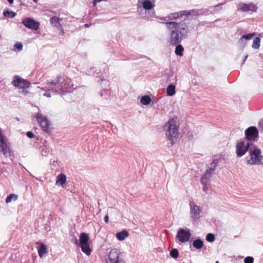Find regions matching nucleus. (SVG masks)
<instances>
[{"instance_id": "obj_1", "label": "nucleus", "mask_w": 263, "mask_h": 263, "mask_svg": "<svg viewBox=\"0 0 263 263\" xmlns=\"http://www.w3.org/2000/svg\"><path fill=\"white\" fill-rule=\"evenodd\" d=\"M169 30L170 35L168 42L170 45L175 46V53L179 56L183 55L184 48L179 44L183 39L186 37L189 31V26L184 22H167L164 23Z\"/></svg>"}, {"instance_id": "obj_2", "label": "nucleus", "mask_w": 263, "mask_h": 263, "mask_svg": "<svg viewBox=\"0 0 263 263\" xmlns=\"http://www.w3.org/2000/svg\"><path fill=\"white\" fill-rule=\"evenodd\" d=\"M246 161L250 165H262L263 156L260 149L253 145L249 151V155L246 157Z\"/></svg>"}, {"instance_id": "obj_3", "label": "nucleus", "mask_w": 263, "mask_h": 263, "mask_svg": "<svg viewBox=\"0 0 263 263\" xmlns=\"http://www.w3.org/2000/svg\"><path fill=\"white\" fill-rule=\"evenodd\" d=\"M177 119H170L164 126L165 134L168 140L171 141V144L174 143V138H176L178 135L179 125L176 122Z\"/></svg>"}, {"instance_id": "obj_4", "label": "nucleus", "mask_w": 263, "mask_h": 263, "mask_svg": "<svg viewBox=\"0 0 263 263\" xmlns=\"http://www.w3.org/2000/svg\"><path fill=\"white\" fill-rule=\"evenodd\" d=\"M73 86V85L71 84V80H65L62 78L60 83L54 88H48V90H51L54 94L60 93L64 95L65 93L71 91L72 89H75Z\"/></svg>"}, {"instance_id": "obj_5", "label": "nucleus", "mask_w": 263, "mask_h": 263, "mask_svg": "<svg viewBox=\"0 0 263 263\" xmlns=\"http://www.w3.org/2000/svg\"><path fill=\"white\" fill-rule=\"evenodd\" d=\"M253 144L248 142L245 139L237 141L236 144V154L238 158H240L246 154L253 146Z\"/></svg>"}, {"instance_id": "obj_6", "label": "nucleus", "mask_w": 263, "mask_h": 263, "mask_svg": "<svg viewBox=\"0 0 263 263\" xmlns=\"http://www.w3.org/2000/svg\"><path fill=\"white\" fill-rule=\"evenodd\" d=\"M245 135L244 139L248 142L253 144V142H256L258 140V130L256 126H250L245 130Z\"/></svg>"}, {"instance_id": "obj_7", "label": "nucleus", "mask_w": 263, "mask_h": 263, "mask_svg": "<svg viewBox=\"0 0 263 263\" xmlns=\"http://www.w3.org/2000/svg\"><path fill=\"white\" fill-rule=\"evenodd\" d=\"M62 79V77L59 75L56 77L55 80H48L45 83V86L42 88V90H46V92L43 94V96L47 98H50L51 96V93L52 95H54L51 90H49L48 88H54V87L60 83Z\"/></svg>"}, {"instance_id": "obj_8", "label": "nucleus", "mask_w": 263, "mask_h": 263, "mask_svg": "<svg viewBox=\"0 0 263 263\" xmlns=\"http://www.w3.org/2000/svg\"><path fill=\"white\" fill-rule=\"evenodd\" d=\"M35 117L44 132L47 133L50 132V123L46 117L38 112L35 115Z\"/></svg>"}, {"instance_id": "obj_9", "label": "nucleus", "mask_w": 263, "mask_h": 263, "mask_svg": "<svg viewBox=\"0 0 263 263\" xmlns=\"http://www.w3.org/2000/svg\"><path fill=\"white\" fill-rule=\"evenodd\" d=\"M190 217L194 221L198 220L200 217L201 210L193 200L190 201Z\"/></svg>"}, {"instance_id": "obj_10", "label": "nucleus", "mask_w": 263, "mask_h": 263, "mask_svg": "<svg viewBox=\"0 0 263 263\" xmlns=\"http://www.w3.org/2000/svg\"><path fill=\"white\" fill-rule=\"evenodd\" d=\"M12 84L15 87L20 89L28 88L30 87V83L28 81L21 78L18 76L14 77L12 81Z\"/></svg>"}, {"instance_id": "obj_11", "label": "nucleus", "mask_w": 263, "mask_h": 263, "mask_svg": "<svg viewBox=\"0 0 263 263\" xmlns=\"http://www.w3.org/2000/svg\"><path fill=\"white\" fill-rule=\"evenodd\" d=\"M220 159L219 156H214L212 162L210 164V166L209 168L206 170L203 176L202 177V181H204V178H210L212 175V172H213L216 168L218 163H219V160Z\"/></svg>"}, {"instance_id": "obj_12", "label": "nucleus", "mask_w": 263, "mask_h": 263, "mask_svg": "<svg viewBox=\"0 0 263 263\" xmlns=\"http://www.w3.org/2000/svg\"><path fill=\"white\" fill-rule=\"evenodd\" d=\"M120 252L118 250L111 249L108 254V260L106 263H123L120 258Z\"/></svg>"}, {"instance_id": "obj_13", "label": "nucleus", "mask_w": 263, "mask_h": 263, "mask_svg": "<svg viewBox=\"0 0 263 263\" xmlns=\"http://www.w3.org/2000/svg\"><path fill=\"white\" fill-rule=\"evenodd\" d=\"M23 24L29 29L37 30L39 28L40 24L30 17L24 18L22 21Z\"/></svg>"}, {"instance_id": "obj_14", "label": "nucleus", "mask_w": 263, "mask_h": 263, "mask_svg": "<svg viewBox=\"0 0 263 263\" xmlns=\"http://www.w3.org/2000/svg\"><path fill=\"white\" fill-rule=\"evenodd\" d=\"M191 237V233L189 230H184L183 229H180L177 234L176 238L181 242L189 241Z\"/></svg>"}, {"instance_id": "obj_15", "label": "nucleus", "mask_w": 263, "mask_h": 263, "mask_svg": "<svg viewBox=\"0 0 263 263\" xmlns=\"http://www.w3.org/2000/svg\"><path fill=\"white\" fill-rule=\"evenodd\" d=\"M243 12H248L249 11L255 12L257 9V7L253 3L246 4L240 3L239 4V8Z\"/></svg>"}, {"instance_id": "obj_16", "label": "nucleus", "mask_w": 263, "mask_h": 263, "mask_svg": "<svg viewBox=\"0 0 263 263\" xmlns=\"http://www.w3.org/2000/svg\"><path fill=\"white\" fill-rule=\"evenodd\" d=\"M50 23L53 27L58 28V29H62V25L60 22V19L57 16H53L50 18Z\"/></svg>"}, {"instance_id": "obj_17", "label": "nucleus", "mask_w": 263, "mask_h": 263, "mask_svg": "<svg viewBox=\"0 0 263 263\" xmlns=\"http://www.w3.org/2000/svg\"><path fill=\"white\" fill-rule=\"evenodd\" d=\"M185 10L171 13L168 16L169 20H176L181 16H185Z\"/></svg>"}, {"instance_id": "obj_18", "label": "nucleus", "mask_w": 263, "mask_h": 263, "mask_svg": "<svg viewBox=\"0 0 263 263\" xmlns=\"http://www.w3.org/2000/svg\"><path fill=\"white\" fill-rule=\"evenodd\" d=\"M185 16H188L189 15L198 16L202 15L204 13L202 10H192L190 11L185 10Z\"/></svg>"}, {"instance_id": "obj_19", "label": "nucleus", "mask_w": 263, "mask_h": 263, "mask_svg": "<svg viewBox=\"0 0 263 263\" xmlns=\"http://www.w3.org/2000/svg\"><path fill=\"white\" fill-rule=\"evenodd\" d=\"M128 235L129 233L126 230H123L116 233V237L120 241L124 240Z\"/></svg>"}, {"instance_id": "obj_20", "label": "nucleus", "mask_w": 263, "mask_h": 263, "mask_svg": "<svg viewBox=\"0 0 263 263\" xmlns=\"http://www.w3.org/2000/svg\"><path fill=\"white\" fill-rule=\"evenodd\" d=\"M66 180V177L65 175L63 174H60L57 177L56 184L63 186V184L65 183Z\"/></svg>"}, {"instance_id": "obj_21", "label": "nucleus", "mask_w": 263, "mask_h": 263, "mask_svg": "<svg viewBox=\"0 0 263 263\" xmlns=\"http://www.w3.org/2000/svg\"><path fill=\"white\" fill-rule=\"evenodd\" d=\"M89 240L88 235L85 233H82L80 236V245L88 244Z\"/></svg>"}, {"instance_id": "obj_22", "label": "nucleus", "mask_w": 263, "mask_h": 263, "mask_svg": "<svg viewBox=\"0 0 263 263\" xmlns=\"http://www.w3.org/2000/svg\"><path fill=\"white\" fill-rule=\"evenodd\" d=\"M175 86L174 85H169L166 88V93L167 96H172L175 95Z\"/></svg>"}, {"instance_id": "obj_23", "label": "nucleus", "mask_w": 263, "mask_h": 263, "mask_svg": "<svg viewBox=\"0 0 263 263\" xmlns=\"http://www.w3.org/2000/svg\"><path fill=\"white\" fill-rule=\"evenodd\" d=\"M143 7L145 10H151L154 7V5L149 0H145L143 2Z\"/></svg>"}, {"instance_id": "obj_24", "label": "nucleus", "mask_w": 263, "mask_h": 263, "mask_svg": "<svg viewBox=\"0 0 263 263\" xmlns=\"http://www.w3.org/2000/svg\"><path fill=\"white\" fill-rule=\"evenodd\" d=\"M193 246L196 249H200L203 247V242L200 239H197L193 241Z\"/></svg>"}, {"instance_id": "obj_25", "label": "nucleus", "mask_w": 263, "mask_h": 263, "mask_svg": "<svg viewBox=\"0 0 263 263\" xmlns=\"http://www.w3.org/2000/svg\"><path fill=\"white\" fill-rule=\"evenodd\" d=\"M82 251L87 255L90 254L91 250L90 249L89 246L88 244L80 245Z\"/></svg>"}, {"instance_id": "obj_26", "label": "nucleus", "mask_w": 263, "mask_h": 263, "mask_svg": "<svg viewBox=\"0 0 263 263\" xmlns=\"http://www.w3.org/2000/svg\"><path fill=\"white\" fill-rule=\"evenodd\" d=\"M38 253L41 257H42L44 254L47 253V248L45 245H41L38 250Z\"/></svg>"}, {"instance_id": "obj_27", "label": "nucleus", "mask_w": 263, "mask_h": 263, "mask_svg": "<svg viewBox=\"0 0 263 263\" xmlns=\"http://www.w3.org/2000/svg\"><path fill=\"white\" fill-rule=\"evenodd\" d=\"M151 102V99L149 96H144L142 97L140 100V102L144 105H148Z\"/></svg>"}, {"instance_id": "obj_28", "label": "nucleus", "mask_w": 263, "mask_h": 263, "mask_svg": "<svg viewBox=\"0 0 263 263\" xmlns=\"http://www.w3.org/2000/svg\"><path fill=\"white\" fill-rule=\"evenodd\" d=\"M260 39L258 37H256L253 42L252 48L254 49H258L260 46Z\"/></svg>"}, {"instance_id": "obj_29", "label": "nucleus", "mask_w": 263, "mask_h": 263, "mask_svg": "<svg viewBox=\"0 0 263 263\" xmlns=\"http://www.w3.org/2000/svg\"><path fill=\"white\" fill-rule=\"evenodd\" d=\"M17 195L16 194H11L9 195L7 197L6 199V203H9L12 200L14 201H15L17 199Z\"/></svg>"}, {"instance_id": "obj_30", "label": "nucleus", "mask_w": 263, "mask_h": 263, "mask_svg": "<svg viewBox=\"0 0 263 263\" xmlns=\"http://www.w3.org/2000/svg\"><path fill=\"white\" fill-rule=\"evenodd\" d=\"M3 14L5 17L13 18L15 16V13L12 11H9L8 10H4Z\"/></svg>"}, {"instance_id": "obj_31", "label": "nucleus", "mask_w": 263, "mask_h": 263, "mask_svg": "<svg viewBox=\"0 0 263 263\" xmlns=\"http://www.w3.org/2000/svg\"><path fill=\"white\" fill-rule=\"evenodd\" d=\"M170 254L173 258H177L179 255V252L177 249H173L170 251Z\"/></svg>"}, {"instance_id": "obj_32", "label": "nucleus", "mask_w": 263, "mask_h": 263, "mask_svg": "<svg viewBox=\"0 0 263 263\" xmlns=\"http://www.w3.org/2000/svg\"><path fill=\"white\" fill-rule=\"evenodd\" d=\"M253 35H254V34H253V33H249L247 34H244L241 36V37L240 38L239 42H242L243 41L244 39L247 40H251V38L252 37V36H253Z\"/></svg>"}, {"instance_id": "obj_33", "label": "nucleus", "mask_w": 263, "mask_h": 263, "mask_svg": "<svg viewBox=\"0 0 263 263\" xmlns=\"http://www.w3.org/2000/svg\"><path fill=\"white\" fill-rule=\"evenodd\" d=\"M210 178H204V181H202V178H201V182L203 185V191L205 192H207L208 187L207 186V182L209 180Z\"/></svg>"}, {"instance_id": "obj_34", "label": "nucleus", "mask_w": 263, "mask_h": 263, "mask_svg": "<svg viewBox=\"0 0 263 263\" xmlns=\"http://www.w3.org/2000/svg\"><path fill=\"white\" fill-rule=\"evenodd\" d=\"M215 239V235L212 233H208L206 236V240L208 242H212Z\"/></svg>"}, {"instance_id": "obj_35", "label": "nucleus", "mask_w": 263, "mask_h": 263, "mask_svg": "<svg viewBox=\"0 0 263 263\" xmlns=\"http://www.w3.org/2000/svg\"><path fill=\"white\" fill-rule=\"evenodd\" d=\"M254 261V258L253 257L251 256H248L245 258L244 260L245 263H253Z\"/></svg>"}, {"instance_id": "obj_36", "label": "nucleus", "mask_w": 263, "mask_h": 263, "mask_svg": "<svg viewBox=\"0 0 263 263\" xmlns=\"http://www.w3.org/2000/svg\"><path fill=\"white\" fill-rule=\"evenodd\" d=\"M23 48V45L20 43H17L14 45V49H17L18 50H22Z\"/></svg>"}, {"instance_id": "obj_37", "label": "nucleus", "mask_w": 263, "mask_h": 263, "mask_svg": "<svg viewBox=\"0 0 263 263\" xmlns=\"http://www.w3.org/2000/svg\"><path fill=\"white\" fill-rule=\"evenodd\" d=\"M224 4V3H220V4H218V5H216L214 7V10H213L214 12L215 13L216 11H218V8H219L220 9H222L221 7H219Z\"/></svg>"}, {"instance_id": "obj_38", "label": "nucleus", "mask_w": 263, "mask_h": 263, "mask_svg": "<svg viewBox=\"0 0 263 263\" xmlns=\"http://www.w3.org/2000/svg\"><path fill=\"white\" fill-rule=\"evenodd\" d=\"M19 93L24 96H26L27 94H28L29 91L26 88H24L22 90L20 91Z\"/></svg>"}, {"instance_id": "obj_39", "label": "nucleus", "mask_w": 263, "mask_h": 263, "mask_svg": "<svg viewBox=\"0 0 263 263\" xmlns=\"http://www.w3.org/2000/svg\"><path fill=\"white\" fill-rule=\"evenodd\" d=\"M26 135L30 139L33 138L34 136V134L32 132H28L26 133Z\"/></svg>"}, {"instance_id": "obj_40", "label": "nucleus", "mask_w": 263, "mask_h": 263, "mask_svg": "<svg viewBox=\"0 0 263 263\" xmlns=\"http://www.w3.org/2000/svg\"><path fill=\"white\" fill-rule=\"evenodd\" d=\"M104 221L105 222L107 223L109 221V217L108 215H106L104 217Z\"/></svg>"}, {"instance_id": "obj_41", "label": "nucleus", "mask_w": 263, "mask_h": 263, "mask_svg": "<svg viewBox=\"0 0 263 263\" xmlns=\"http://www.w3.org/2000/svg\"><path fill=\"white\" fill-rule=\"evenodd\" d=\"M258 124L260 128H261L260 130L263 131V124L261 122V121H259Z\"/></svg>"}, {"instance_id": "obj_42", "label": "nucleus", "mask_w": 263, "mask_h": 263, "mask_svg": "<svg viewBox=\"0 0 263 263\" xmlns=\"http://www.w3.org/2000/svg\"><path fill=\"white\" fill-rule=\"evenodd\" d=\"M59 29L61 30L60 34L63 35L64 34V31L63 28H62V29Z\"/></svg>"}, {"instance_id": "obj_43", "label": "nucleus", "mask_w": 263, "mask_h": 263, "mask_svg": "<svg viewBox=\"0 0 263 263\" xmlns=\"http://www.w3.org/2000/svg\"><path fill=\"white\" fill-rule=\"evenodd\" d=\"M248 55H247L246 56H245V58H244V59H243V63H242L243 64H244V63H245V62L246 61V59L248 58Z\"/></svg>"}, {"instance_id": "obj_44", "label": "nucleus", "mask_w": 263, "mask_h": 263, "mask_svg": "<svg viewBox=\"0 0 263 263\" xmlns=\"http://www.w3.org/2000/svg\"><path fill=\"white\" fill-rule=\"evenodd\" d=\"M10 4H11L13 3V0H7Z\"/></svg>"}, {"instance_id": "obj_45", "label": "nucleus", "mask_w": 263, "mask_h": 263, "mask_svg": "<svg viewBox=\"0 0 263 263\" xmlns=\"http://www.w3.org/2000/svg\"><path fill=\"white\" fill-rule=\"evenodd\" d=\"M34 3H37V0H32Z\"/></svg>"}, {"instance_id": "obj_46", "label": "nucleus", "mask_w": 263, "mask_h": 263, "mask_svg": "<svg viewBox=\"0 0 263 263\" xmlns=\"http://www.w3.org/2000/svg\"><path fill=\"white\" fill-rule=\"evenodd\" d=\"M85 26L86 27H88V25L86 24H85Z\"/></svg>"}, {"instance_id": "obj_47", "label": "nucleus", "mask_w": 263, "mask_h": 263, "mask_svg": "<svg viewBox=\"0 0 263 263\" xmlns=\"http://www.w3.org/2000/svg\"><path fill=\"white\" fill-rule=\"evenodd\" d=\"M209 10H206V14H209V12H208Z\"/></svg>"}, {"instance_id": "obj_48", "label": "nucleus", "mask_w": 263, "mask_h": 263, "mask_svg": "<svg viewBox=\"0 0 263 263\" xmlns=\"http://www.w3.org/2000/svg\"><path fill=\"white\" fill-rule=\"evenodd\" d=\"M101 81H103V77H102V78H101Z\"/></svg>"}, {"instance_id": "obj_49", "label": "nucleus", "mask_w": 263, "mask_h": 263, "mask_svg": "<svg viewBox=\"0 0 263 263\" xmlns=\"http://www.w3.org/2000/svg\"><path fill=\"white\" fill-rule=\"evenodd\" d=\"M161 20H165V18H161Z\"/></svg>"}, {"instance_id": "obj_50", "label": "nucleus", "mask_w": 263, "mask_h": 263, "mask_svg": "<svg viewBox=\"0 0 263 263\" xmlns=\"http://www.w3.org/2000/svg\"><path fill=\"white\" fill-rule=\"evenodd\" d=\"M100 96H103L102 93H100Z\"/></svg>"}, {"instance_id": "obj_51", "label": "nucleus", "mask_w": 263, "mask_h": 263, "mask_svg": "<svg viewBox=\"0 0 263 263\" xmlns=\"http://www.w3.org/2000/svg\"><path fill=\"white\" fill-rule=\"evenodd\" d=\"M216 263H219V262L218 261H216Z\"/></svg>"}, {"instance_id": "obj_52", "label": "nucleus", "mask_w": 263, "mask_h": 263, "mask_svg": "<svg viewBox=\"0 0 263 263\" xmlns=\"http://www.w3.org/2000/svg\"><path fill=\"white\" fill-rule=\"evenodd\" d=\"M1 37V35H0V38Z\"/></svg>"}, {"instance_id": "obj_53", "label": "nucleus", "mask_w": 263, "mask_h": 263, "mask_svg": "<svg viewBox=\"0 0 263 263\" xmlns=\"http://www.w3.org/2000/svg\"><path fill=\"white\" fill-rule=\"evenodd\" d=\"M1 37V35H0V38Z\"/></svg>"}]
</instances>
